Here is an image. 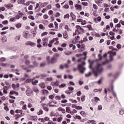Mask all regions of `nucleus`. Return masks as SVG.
<instances>
[{"instance_id":"28","label":"nucleus","mask_w":124,"mask_h":124,"mask_svg":"<svg viewBox=\"0 0 124 124\" xmlns=\"http://www.w3.org/2000/svg\"><path fill=\"white\" fill-rule=\"evenodd\" d=\"M66 86V84L64 83L62 84L61 85H59V88L61 89V88H64V87Z\"/></svg>"},{"instance_id":"7","label":"nucleus","mask_w":124,"mask_h":124,"mask_svg":"<svg viewBox=\"0 0 124 124\" xmlns=\"http://www.w3.org/2000/svg\"><path fill=\"white\" fill-rule=\"evenodd\" d=\"M56 62H57V59H56L55 58L53 57L51 58V62H50L49 63H51L52 64H54V63H56Z\"/></svg>"},{"instance_id":"60","label":"nucleus","mask_w":124,"mask_h":124,"mask_svg":"<svg viewBox=\"0 0 124 124\" xmlns=\"http://www.w3.org/2000/svg\"><path fill=\"white\" fill-rule=\"evenodd\" d=\"M7 7H13V4H7Z\"/></svg>"},{"instance_id":"55","label":"nucleus","mask_w":124,"mask_h":124,"mask_svg":"<svg viewBox=\"0 0 124 124\" xmlns=\"http://www.w3.org/2000/svg\"><path fill=\"white\" fill-rule=\"evenodd\" d=\"M49 107H58V106H57V105H52L51 104H50L49 105Z\"/></svg>"},{"instance_id":"35","label":"nucleus","mask_w":124,"mask_h":124,"mask_svg":"<svg viewBox=\"0 0 124 124\" xmlns=\"http://www.w3.org/2000/svg\"><path fill=\"white\" fill-rule=\"evenodd\" d=\"M76 109L77 110H82V109H83V107H81L80 106H77Z\"/></svg>"},{"instance_id":"34","label":"nucleus","mask_w":124,"mask_h":124,"mask_svg":"<svg viewBox=\"0 0 124 124\" xmlns=\"http://www.w3.org/2000/svg\"><path fill=\"white\" fill-rule=\"evenodd\" d=\"M70 101H71L72 103H77V101L76 100H73V99H70Z\"/></svg>"},{"instance_id":"44","label":"nucleus","mask_w":124,"mask_h":124,"mask_svg":"<svg viewBox=\"0 0 124 124\" xmlns=\"http://www.w3.org/2000/svg\"><path fill=\"white\" fill-rule=\"evenodd\" d=\"M54 26H55V29H59V27L58 26V23H57V22H54Z\"/></svg>"},{"instance_id":"13","label":"nucleus","mask_w":124,"mask_h":124,"mask_svg":"<svg viewBox=\"0 0 124 124\" xmlns=\"http://www.w3.org/2000/svg\"><path fill=\"white\" fill-rule=\"evenodd\" d=\"M66 112H67V113H71V109H70V107L66 108Z\"/></svg>"},{"instance_id":"39","label":"nucleus","mask_w":124,"mask_h":124,"mask_svg":"<svg viewBox=\"0 0 124 124\" xmlns=\"http://www.w3.org/2000/svg\"><path fill=\"white\" fill-rule=\"evenodd\" d=\"M28 18H29V19H31V20H34V19H35V18H34V16H28Z\"/></svg>"},{"instance_id":"20","label":"nucleus","mask_w":124,"mask_h":124,"mask_svg":"<svg viewBox=\"0 0 124 124\" xmlns=\"http://www.w3.org/2000/svg\"><path fill=\"white\" fill-rule=\"evenodd\" d=\"M116 55H117V52H113V51H112L110 52L109 56L113 57L116 56Z\"/></svg>"},{"instance_id":"54","label":"nucleus","mask_w":124,"mask_h":124,"mask_svg":"<svg viewBox=\"0 0 124 124\" xmlns=\"http://www.w3.org/2000/svg\"><path fill=\"white\" fill-rule=\"evenodd\" d=\"M44 120H45V121H46V122H47V121H50V118L47 117H45L44 118Z\"/></svg>"},{"instance_id":"9","label":"nucleus","mask_w":124,"mask_h":124,"mask_svg":"<svg viewBox=\"0 0 124 124\" xmlns=\"http://www.w3.org/2000/svg\"><path fill=\"white\" fill-rule=\"evenodd\" d=\"M0 65L1 66H3L4 67H9V64H8V63H0Z\"/></svg>"},{"instance_id":"47","label":"nucleus","mask_w":124,"mask_h":124,"mask_svg":"<svg viewBox=\"0 0 124 124\" xmlns=\"http://www.w3.org/2000/svg\"><path fill=\"white\" fill-rule=\"evenodd\" d=\"M98 110H102V106L99 105L98 106Z\"/></svg>"},{"instance_id":"30","label":"nucleus","mask_w":124,"mask_h":124,"mask_svg":"<svg viewBox=\"0 0 124 124\" xmlns=\"http://www.w3.org/2000/svg\"><path fill=\"white\" fill-rule=\"evenodd\" d=\"M55 99H56V100H61V97L60 95H57L55 96Z\"/></svg>"},{"instance_id":"37","label":"nucleus","mask_w":124,"mask_h":124,"mask_svg":"<svg viewBox=\"0 0 124 124\" xmlns=\"http://www.w3.org/2000/svg\"><path fill=\"white\" fill-rule=\"evenodd\" d=\"M2 24L3 25H7L8 24V21L7 20H5L2 22Z\"/></svg>"},{"instance_id":"43","label":"nucleus","mask_w":124,"mask_h":124,"mask_svg":"<svg viewBox=\"0 0 124 124\" xmlns=\"http://www.w3.org/2000/svg\"><path fill=\"white\" fill-rule=\"evenodd\" d=\"M60 57V54L59 53H56L54 56L53 57L54 58H59Z\"/></svg>"},{"instance_id":"32","label":"nucleus","mask_w":124,"mask_h":124,"mask_svg":"<svg viewBox=\"0 0 124 124\" xmlns=\"http://www.w3.org/2000/svg\"><path fill=\"white\" fill-rule=\"evenodd\" d=\"M92 75V73L91 72H89V73L85 74V77H90Z\"/></svg>"},{"instance_id":"19","label":"nucleus","mask_w":124,"mask_h":124,"mask_svg":"<svg viewBox=\"0 0 124 124\" xmlns=\"http://www.w3.org/2000/svg\"><path fill=\"white\" fill-rule=\"evenodd\" d=\"M119 114V115H124V109L123 108L120 109Z\"/></svg>"},{"instance_id":"16","label":"nucleus","mask_w":124,"mask_h":124,"mask_svg":"<svg viewBox=\"0 0 124 124\" xmlns=\"http://www.w3.org/2000/svg\"><path fill=\"white\" fill-rule=\"evenodd\" d=\"M39 86L42 89H45V84L44 83H40Z\"/></svg>"},{"instance_id":"14","label":"nucleus","mask_w":124,"mask_h":124,"mask_svg":"<svg viewBox=\"0 0 124 124\" xmlns=\"http://www.w3.org/2000/svg\"><path fill=\"white\" fill-rule=\"evenodd\" d=\"M32 62L33 63V65H34L35 67H37V66H38V63H37L36 61H32Z\"/></svg>"},{"instance_id":"41","label":"nucleus","mask_w":124,"mask_h":124,"mask_svg":"<svg viewBox=\"0 0 124 124\" xmlns=\"http://www.w3.org/2000/svg\"><path fill=\"white\" fill-rule=\"evenodd\" d=\"M35 56L32 55L31 57V60L32 61V62H33V61H35Z\"/></svg>"},{"instance_id":"6","label":"nucleus","mask_w":124,"mask_h":124,"mask_svg":"<svg viewBox=\"0 0 124 124\" xmlns=\"http://www.w3.org/2000/svg\"><path fill=\"white\" fill-rule=\"evenodd\" d=\"M26 45L29 46V45L30 46H31V47H34V46H35V44H34V43H32L31 41H28L26 43Z\"/></svg>"},{"instance_id":"42","label":"nucleus","mask_w":124,"mask_h":124,"mask_svg":"<svg viewBox=\"0 0 124 124\" xmlns=\"http://www.w3.org/2000/svg\"><path fill=\"white\" fill-rule=\"evenodd\" d=\"M30 63H31V61H30V60H26L25 61V64H27V65L30 64Z\"/></svg>"},{"instance_id":"22","label":"nucleus","mask_w":124,"mask_h":124,"mask_svg":"<svg viewBox=\"0 0 124 124\" xmlns=\"http://www.w3.org/2000/svg\"><path fill=\"white\" fill-rule=\"evenodd\" d=\"M45 65H46V62H44L40 63V66H41V67H43L45 66Z\"/></svg>"},{"instance_id":"29","label":"nucleus","mask_w":124,"mask_h":124,"mask_svg":"<svg viewBox=\"0 0 124 124\" xmlns=\"http://www.w3.org/2000/svg\"><path fill=\"white\" fill-rule=\"evenodd\" d=\"M70 17L69 14H67L64 16V19H69Z\"/></svg>"},{"instance_id":"2","label":"nucleus","mask_w":124,"mask_h":124,"mask_svg":"<svg viewBox=\"0 0 124 124\" xmlns=\"http://www.w3.org/2000/svg\"><path fill=\"white\" fill-rule=\"evenodd\" d=\"M86 64V62H82L81 64H78V68L79 70L80 73L82 74H84V71L86 70V68L84 67V65Z\"/></svg>"},{"instance_id":"31","label":"nucleus","mask_w":124,"mask_h":124,"mask_svg":"<svg viewBox=\"0 0 124 124\" xmlns=\"http://www.w3.org/2000/svg\"><path fill=\"white\" fill-rule=\"evenodd\" d=\"M10 22H15L16 21V18L11 17L10 19Z\"/></svg>"},{"instance_id":"11","label":"nucleus","mask_w":124,"mask_h":124,"mask_svg":"<svg viewBox=\"0 0 124 124\" xmlns=\"http://www.w3.org/2000/svg\"><path fill=\"white\" fill-rule=\"evenodd\" d=\"M87 124H95V121H93V120H89L86 122Z\"/></svg>"},{"instance_id":"10","label":"nucleus","mask_w":124,"mask_h":124,"mask_svg":"<svg viewBox=\"0 0 124 124\" xmlns=\"http://www.w3.org/2000/svg\"><path fill=\"white\" fill-rule=\"evenodd\" d=\"M32 91L34 92V93H39V90L37 88V87H35V86L32 87Z\"/></svg>"},{"instance_id":"4","label":"nucleus","mask_w":124,"mask_h":124,"mask_svg":"<svg viewBox=\"0 0 124 124\" xmlns=\"http://www.w3.org/2000/svg\"><path fill=\"white\" fill-rule=\"evenodd\" d=\"M76 29H77V30H76V32H77V31L79 33H81V32H84V29H83V28H81L80 26L78 25L76 26Z\"/></svg>"},{"instance_id":"15","label":"nucleus","mask_w":124,"mask_h":124,"mask_svg":"<svg viewBox=\"0 0 124 124\" xmlns=\"http://www.w3.org/2000/svg\"><path fill=\"white\" fill-rule=\"evenodd\" d=\"M75 7L76 8V9H78V10H80V9L82 8L81 5L78 4H76Z\"/></svg>"},{"instance_id":"56","label":"nucleus","mask_w":124,"mask_h":124,"mask_svg":"<svg viewBox=\"0 0 124 124\" xmlns=\"http://www.w3.org/2000/svg\"><path fill=\"white\" fill-rule=\"evenodd\" d=\"M67 102V100L66 99H64L61 101L62 103H66Z\"/></svg>"},{"instance_id":"23","label":"nucleus","mask_w":124,"mask_h":124,"mask_svg":"<svg viewBox=\"0 0 124 124\" xmlns=\"http://www.w3.org/2000/svg\"><path fill=\"white\" fill-rule=\"evenodd\" d=\"M32 85H33V86H36V84L38 83V80H35L34 81H32Z\"/></svg>"},{"instance_id":"18","label":"nucleus","mask_w":124,"mask_h":124,"mask_svg":"<svg viewBox=\"0 0 124 124\" xmlns=\"http://www.w3.org/2000/svg\"><path fill=\"white\" fill-rule=\"evenodd\" d=\"M1 41L3 43L6 42L7 41V38L6 37H3L1 39Z\"/></svg>"},{"instance_id":"49","label":"nucleus","mask_w":124,"mask_h":124,"mask_svg":"<svg viewBox=\"0 0 124 124\" xmlns=\"http://www.w3.org/2000/svg\"><path fill=\"white\" fill-rule=\"evenodd\" d=\"M48 34V32H44L41 34L42 36H44L45 35H46Z\"/></svg>"},{"instance_id":"27","label":"nucleus","mask_w":124,"mask_h":124,"mask_svg":"<svg viewBox=\"0 0 124 124\" xmlns=\"http://www.w3.org/2000/svg\"><path fill=\"white\" fill-rule=\"evenodd\" d=\"M57 122H58V123H62V117H59L57 119Z\"/></svg>"},{"instance_id":"62","label":"nucleus","mask_w":124,"mask_h":124,"mask_svg":"<svg viewBox=\"0 0 124 124\" xmlns=\"http://www.w3.org/2000/svg\"><path fill=\"white\" fill-rule=\"evenodd\" d=\"M52 78H46V81H52Z\"/></svg>"},{"instance_id":"48","label":"nucleus","mask_w":124,"mask_h":124,"mask_svg":"<svg viewBox=\"0 0 124 124\" xmlns=\"http://www.w3.org/2000/svg\"><path fill=\"white\" fill-rule=\"evenodd\" d=\"M81 94H82V93H81V91H79L77 93V95L78 96H80V95H81Z\"/></svg>"},{"instance_id":"33","label":"nucleus","mask_w":124,"mask_h":124,"mask_svg":"<svg viewBox=\"0 0 124 124\" xmlns=\"http://www.w3.org/2000/svg\"><path fill=\"white\" fill-rule=\"evenodd\" d=\"M16 26L17 28V29H20V28H21V27H22V24L18 23V24H16Z\"/></svg>"},{"instance_id":"51","label":"nucleus","mask_w":124,"mask_h":124,"mask_svg":"<svg viewBox=\"0 0 124 124\" xmlns=\"http://www.w3.org/2000/svg\"><path fill=\"white\" fill-rule=\"evenodd\" d=\"M82 5H84V6H87V5H88V2H82Z\"/></svg>"},{"instance_id":"25","label":"nucleus","mask_w":124,"mask_h":124,"mask_svg":"<svg viewBox=\"0 0 124 124\" xmlns=\"http://www.w3.org/2000/svg\"><path fill=\"white\" fill-rule=\"evenodd\" d=\"M25 1H26L25 0H17V2H18V4H22L23 2H25Z\"/></svg>"},{"instance_id":"12","label":"nucleus","mask_w":124,"mask_h":124,"mask_svg":"<svg viewBox=\"0 0 124 124\" xmlns=\"http://www.w3.org/2000/svg\"><path fill=\"white\" fill-rule=\"evenodd\" d=\"M28 34H29V32L26 31V32H24L23 35L24 38H28Z\"/></svg>"},{"instance_id":"8","label":"nucleus","mask_w":124,"mask_h":124,"mask_svg":"<svg viewBox=\"0 0 124 124\" xmlns=\"http://www.w3.org/2000/svg\"><path fill=\"white\" fill-rule=\"evenodd\" d=\"M58 111H61L63 114L65 113V109L62 107H60L58 108Z\"/></svg>"},{"instance_id":"46","label":"nucleus","mask_w":124,"mask_h":124,"mask_svg":"<svg viewBox=\"0 0 124 124\" xmlns=\"http://www.w3.org/2000/svg\"><path fill=\"white\" fill-rule=\"evenodd\" d=\"M3 90H9V87L5 86L3 87Z\"/></svg>"},{"instance_id":"21","label":"nucleus","mask_w":124,"mask_h":124,"mask_svg":"<svg viewBox=\"0 0 124 124\" xmlns=\"http://www.w3.org/2000/svg\"><path fill=\"white\" fill-rule=\"evenodd\" d=\"M33 80V79L32 78H28L26 79V83H31V82H32Z\"/></svg>"},{"instance_id":"63","label":"nucleus","mask_w":124,"mask_h":124,"mask_svg":"<svg viewBox=\"0 0 124 124\" xmlns=\"http://www.w3.org/2000/svg\"><path fill=\"white\" fill-rule=\"evenodd\" d=\"M63 7L64 8H65L66 9H68V8L69 7V6H68V5H64Z\"/></svg>"},{"instance_id":"50","label":"nucleus","mask_w":124,"mask_h":124,"mask_svg":"<svg viewBox=\"0 0 124 124\" xmlns=\"http://www.w3.org/2000/svg\"><path fill=\"white\" fill-rule=\"evenodd\" d=\"M116 47L120 50L122 48V46L120 44H118Z\"/></svg>"},{"instance_id":"38","label":"nucleus","mask_w":124,"mask_h":124,"mask_svg":"<svg viewBox=\"0 0 124 124\" xmlns=\"http://www.w3.org/2000/svg\"><path fill=\"white\" fill-rule=\"evenodd\" d=\"M42 93L43 94H47L48 93V92L47 90H43Z\"/></svg>"},{"instance_id":"58","label":"nucleus","mask_w":124,"mask_h":124,"mask_svg":"<svg viewBox=\"0 0 124 124\" xmlns=\"http://www.w3.org/2000/svg\"><path fill=\"white\" fill-rule=\"evenodd\" d=\"M114 23H115V24L118 23V22H119V20L117 18H114L113 20Z\"/></svg>"},{"instance_id":"40","label":"nucleus","mask_w":124,"mask_h":124,"mask_svg":"<svg viewBox=\"0 0 124 124\" xmlns=\"http://www.w3.org/2000/svg\"><path fill=\"white\" fill-rule=\"evenodd\" d=\"M109 61L108 60H106L105 62H102V64L103 65H105V64H106V63H108V62Z\"/></svg>"},{"instance_id":"53","label":"nucleus","mask_w":124,"mask_h":124,"mask_svg":"<svg viewBox=\"0 0 124 124\" xmlns=\"http://www.w3.org/2000/svg\"><path fill=\"white\" fill-rule=\"evenodd\" d=\"M5 61V58L2 57L0 59V62H4Z\"/></svg>"},{"instance_id":"64","label":"nucleus","mask_w":124,"mask_h":124,"mask_svg":"<svg viewBox=\"0 0 124 124\" xmlns=\"http://www.w3.org/2000/svg\"><path fill=\"white\" fill-rule=\"evenodd\" d=\"M28 9L29 10H31L32 9V5H30L29 7H28Z\"/></svg>"},{"instance_id":"17","label":"nucleus","mask_w":124,"mask_h":124,"mask_svg":"<svg viewBox=\"0 0 124 124\" xmlns=\"http://www.w3.org/2000/svg\"><path fill=\"white\" fill-rule=\"evenodd\" d=\"M49 115H50V117H55V116H57L56 115V113H55V112H54V111H51L50 112Z\"/></svg>"},{"instance_id":"24","label":"nucleus","mask_w":124,"mask_h":124,"mask_svg":"<svg viewBox=\"0 0 124 124\" xmlns=\"http://www.w3.org/2000/svg\"><path fill=\"white\" fill-rule=\"evenodd\" d=\"M43 114V110H42V109H40L39 112H38L37 113V115H38V116H40V115H42Z\"/></svg>"},{"instance_id":"5","label":"nucleus","mask_w":124,"mask_h":124,"mask_svg":"<svg viewBox=\"0 0 124 124\" xmlns=\"http://www.w3.org/2000/svg\"><path fill=\"white\" fill-rule=\"evenodd\" d=\"M43 46H47L48 45V39L47 38H44L42 39Z\"/></svg>"},{"instance_id":"52","label":"nucleus","mask_w":124,"mask_h":124,"mask_svg":"<svg viewBox=\"0 0 124 124\" xmlns=\"http://www.w3.org/2000/svg\"><path fill=\"white\" fill-rule=\"evenodd\" d=\"M81 101L82 102L85 101V95L81 96Z\"/></svg>"},{"instance_id":"1","label":"nucleus","mask_w":124,"mask_h":124,"mask_svg":"<svg viewBox=\"0 0 124 124\" xmlns=\"http://www.w3.org/2000/svg\"><path fill=\"white\" fill-rule=\"evenodd\" d=\"M103 70H104V69L102 67V64L98 63L95 68L93 69V73L95 77H97L98 75L102 73Z\"/></svg>"},{"instance_id":"61","label":"nucleus","mask_w":124,"mask_h":124,"mask_svg":"<svg viewBox=\"0 0 124 124\" xmlns=\"http://www.w3.org/2000/svg\"><path fill=\"white\" fill-rule=\"evenodd\" d=\"M48 97L50 99H54V95H50Z\"/></svg>"},{"instance_id":"26","label":"nucleus","mask_w":124,"mask_h":124,"mask_svg":"<svg viewBox=\"0 0 124 124\" xmlns=\"http://www.w3.org/2000/svg\"><path fill=\"white\" fill-rule=\"evenodd\" d=\"M39 28L40 29V30H45V28H44V26H43V25L40 24L39 25Z\"/></svg>"},{"instance_id":"45","label":"nucleus","mask_w":124,"mask_h":124,"mask_svg":"<svg viewBox=\"0 0 124 124\" xmlns=\"http://www.w3.org/2000/svg\"><path fill=\"white\" fill-rule=\"evenodd\" d=\"M22 109L23 110H27V105L25 104L23 105V106L22 107Z\"/></svg>"},{"instance_id":"36","label":"nucleus","mask_w":124,"mask_h":124,"mask_svg":"<svg viewBox=\"0 0 124 124\" xmlns=\"http://www.w3.org/2000/svg\"><path fill=\"white\" fill-rule=\"evenodd\" d=\"M98 57L99 61H101V60H102V56H101V54H99Z\"/></svg>"},{"instance_id":"57","label":"nucleus","mask_w":124,"mask_h":124,"mask_svg":"<svg viewBox=\"0 0 124 124\" xmlns=\"http://www.w3.org/2000/svg\"><path fill=\"white\" fill-rule=\"evenodd\" d=\"M21 112H22V110H21L16 109V114H19V113H21Z\"/></svg>"},{"instance_id":"3","label":"nucleus","mask_w":124,"mask_h":124,"mask_svg":"<svg viewBox=\"0 0 124 124\" xmlns=\"http://www.w3.org/2000/svg\"><path fill=\"white\" fill-rule=\"evenodd\" d=\"M26 95L28 96H31V95H33V91L31 90L30 87H27V89L26 92Z\"/></svg>"},{"instance_id":"59","label":"nucleus","mask_w":124,"mask_h":124,"mask_svg":"<svg viewBox=\"0 0 124 124\" xmlns=\"http://www.w3.org/2000/svg\"><path fill=\"white\" fill-rule=\"evenodd\" d=\"M86 24H87V21H86V20H84L81 22V25L83 26H84V25H86Z\"/></svg>"}]
</instances>
